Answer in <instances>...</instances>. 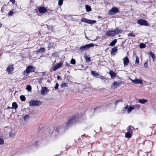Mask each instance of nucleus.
<instances>
[{"mask_svg": "<svg viewBox=\"0 0 156 156\" xmlns=\"http://www.w3.org/2000/svg\"><path fill=\"white\" fill-rule=\"evenodd\" d=\"M115 30V32L116 33V34H121L122 32V31L120 29H118V28H117L116 30Z\"/></svg>", "mask_w": 156, "mask_h": 156, "instance_id": "obj_23", "label": "nucleus"}, {"mask_svg": "<svg viewBox=\"0 0 156 156\" xmlns=\"http://www.w3.org/2000/svg\"><path fill=\"white\" fill-rule=\"evenodd\" d=\"M129 107V106L128 105H127L126 106H125V107H124V108H122V109L123 110H124V109H128V108Z\"/></svg>", "mask_w": 156, "mask_h": 156, "instance_id": "obj_51", "label": "nucleus"}, {"mask_svg": "<svg viewBox=\"0 0 156 156\" xmlns=\"http://www.w3.org/2000/svg\"><path fill=\"white\" fill-rule=\"evenodd\" d=\"M117 51V48L116 47H114L112 48V50L111 51V54L112 55H115V53Z\"/></svg>", "mask_w": 156, "mask_h": 156, "instance_id": "obj_13", "label": "nucleus"}, {"mask_svg": "<svg viewBox=\"0 0 156 156\" xmlns=\"http://www.w3.org/2000/svg\"><path fill=\"white\" fill-rule=\"evenodd\" d=\"M45 51L44 48H41L38 50L37 52H39L42 53Z\"/></svg>", "mask_w": 156, "mask_h": 156, "instance_id": "obj_24", "label": "nucleus"}, {"mask_svg": "<svg viewBox=\"0 0 156 156\" xmlns=\"http://www.w3.org/2000/svg\"><path fill=\"white\" fill-rule=\"evenodd\" d=\"M148 155H149V156H150V155L149 154H148Z\"/></svg>", "mask_w": 156, "mask_h": 156, "instance_id": "obj_63", "label": "nucleus"}, {"mask_svg": "<svg viewBox=\"0 0 156 156\" xmlns=\"http://www.w3.org/2000/svg\"><path fill=\"white\" fill-rule=\"evenodd\" d=\"M97 74V75H96V76L95 77L96 78H98V77L99 78V76L100 75L98 73Z\"/></svg>", "mask_w": 156, "mask_h": 156, "instance_id": "obj_57", "label": "nucleus"}, {"mask_svg": "<svg viewBox=\"0 0 156 156\" xmlns=\"http://www.w3.org/2000/svg\"><path fill=\"white\" fill-rule=\"evenodd\" d=\"M100 108V107H96L95 108H94L93 109H91V110L92 111H94L96 110H97V109H99Z\"/></svg>", "mask_w": 156, "mask_h": 156, "instance_id": "obj_48", "label": "nucleus"}, {"mask_svg": "<svg viewBox=\"0 0 156 156\" xmlns=\"http://www.w3.org/2000/svg\"><path fill=\"white\" fill-rule=\"evenodd\" d=\"M131 80L133 83L135 84H142L143 81L141 80L137 79L136 78L135 80Z\"/></svg>", "mask_w": 156, "mask_h": 156, "instance_id": "obj_9", "label": "nucleus"}, {"mask_svg": "<svg viewBox=\"0 0 156 156\" xmlns=\"http://www.w3.org/2000/svg\"><path fill=\"white\" fill-rule=\"evenodd\" d=\"M133 109V108L132 106H131L129 107L127 110V113H130Z\"/></svg>", "mask_w": 156, "mask_h": 156, "instance_id": "obj_28", "label": "nucleus"}, {"mask_svg": "<svg viewBox=\"0 0 156 156\" xmlns=\"http://www.w3.org/2000/svg\"><path fill=\"white\" fill-rule=\"evenodd\" d=\"M7 109H13L12 107H10L9 106H8L7 108Z\"/></svg>", "mask_w": 156, "mask_h": 156, "instance_id": "obj_58", "label": "nucleus"}, {"mask_svg": "<svg viewBox=\"0 0 156 156\" xmlns=\"http://www.w3.org/2000/svg\"><path fill=\"white\" fill-rule=\"evenodd\" d=\"M97 74V75H96V76L95 77L96 78H98V77L99 78V76L100 75L98 73Z\"/></svg>", "mask_w": 156, "mask_h": 156, "instance_id": "obj_56", "label": "nucleus"}, {"mask_svg": "<svg viewBox=\"0 0 156 156\" xmlns=\"http://www.w3.org/2000/svg\"><path fill=\"white\" fill-rule=\"evenodd\" d=\"M99 78L101 80L105 79V76H102L101 75H100L99 76Z\"/></svg>", "mask_w": 156, "mask_h": 156, "instance_id": "obj_49", "label": "nucleus"}, {"mask_svg": "<svg viewBox=\"0 0 156 156\" xmlns=\"http://www.w3.org/2000/svg\"><path fill=\"white\" fill-rule=\"evenodd\" d=\"M1 136L3 138H6L8 137V136L7 135H6L5 134L4 136L3 135L2 136Z\"/></svg>", "mask_w": 156, "mask_h": 156, "instance_id": "obj_52", "label": "nucleus"}, {"mask_svg": "<svg viewBox=\"0 0 156 156\" xmlns=\"http://www.w3.org/2000/svg\"><path fill=\"white\" fill-rule=\"evenodd\" d=\"M15 134L13 133H9V136L10 137H12L15 135Z\"/></svg>", "mask_w": 156, "mask_h": 156, "instance_id": "obj_45", "label": "nucleus"}, {"mask_svg": "<svg viewBox=\"0 0 156 156\" xmlns=\"http://www.w3.org/2000/svg\"><path fill=\"white\" fill-rule=\"evenodd\" d=\"M57 78L58 80H60L61 79V77L60 76H58L57 77Z\"/></svg>", "mask_w": 156, "mask_h": 156, "instance_id": "obj_53", "label": "nucleus"}, {"mask_svg": "<svg viewBox=\"0 0 156 156\" xmlns=\"http://www.w3.org/2000/svg\"><path fill=\"white\" fill-rule=\"evenodd\" d=\"M94 45V44L92 43L86 44L85 45L80 47L79 49V51L82 52L85 50H87L90 48L93 47Z\"/></svg>", "mask_w": 156, "mask_h": 156, "instance_id": "obj_2", "label": "nucleus"}, {"mask_svg": "<svg viewBox=\"0 0 156 156\" xmlns=\"http://www.w3.org/2000/svg\"><path fill=\"white\" fill-rule=\"evenodd\" d=\"M13 68L12 65L9 66L7 68L6 70L9 73H10L13 70Z\"/></svg>", "mask_w": 156, "mask_h": 156, "instance_id": "obj_15", "label": "nucleus"}, {"mask_svg": "<svg viewBox=\"0 0 156 156\" xmlns=\"http://www.w3.org/2000/svg\"><path fill=\"white\" fill-rule=\"evenodd\" d=\"M149 54L151 56V57L153 59H155V57L152 51H150L149 52Z\"/></svg>", "mask_w": 156, "mask_h": 156, "instance_id": "obj_25", "label": "nucleus"}, {"mask_svg": "<svg viewBox=\"0 0 156 156\" xmlns=\"http://www.w3.org/2000/svg\"><path fill=\"white\" fill-rule=\"evenodd\" d=\"M58 69V68L55 65V66H54L52 70L53 71H55Z\"/></svg>", "mask_w": 156, "mask_h": 156, "instance_id": "obj_44", "label": "nucleus"}, {"mask_svg": "<svg viewBox=\"0 0 156 156\" xmlns=\"http://www.w3.org/2000/svg\"><path fill=\"white\" fill-rule=\"evenodd\" d=\"M109 73L110 74L111 78H114L116 76V73L112 70H110L109 71Z\"/></svg>", "mask_w": 156, "mask_h": 156, "instance_id": "obj_16", "label": "nucleus"}, {"mask_svg": "<svg viewBox=\"0 0 156 156\" xmlns=\"http://www.w3.org/2000/svg\"><path fill=\"white\" fill-rule=\"evenodd\" d=\"M59 86V84L58 83H56L55 86L54 87V88L55 90L57 89Z\"/></svg>", "mask_w": 156, "mask_h": 156, "instance_id": "obj_46", "label": "nucleus"}, {"mask_svg": "<svg viewBox=\"0 0 156 156\" xmlns=\"http://www.w3.org/2000/svg\"><path fill=\"white\" fill-rule=\"evenodd\" d=\"M81 139V138H79L78 139V140H80Z\"/></svg>", "mask_w": 156, "mask_h": 156, "instance_id": "obj_62", "label": "nucleus"}, {"mask_svg": "<svg viewBox=\"0 0 156 156\" xmlns=\"http://www.w3.org/2000/svg\"><path fill=\"white\" fill-rule=\"evenodd\" d=\"M30 106H38L40 105V101L34 100H31L29 102Z\"/></svg>", "mask_w": 156, "mask_h": 156, "instance_id": "obj_6", "label": "nucleus"}, {"mask_svg": "<svg viewBox=\"0 0 156 156\" xmlns=\"http://www.w3.org/2000/svg\"><path fill=\"white\" fill-rule=\"evenodd\" d=\"M10 1H11L13 4H14L15 2V0H10Z\"/></svg>", "mask_w": 156, "mask_h": 156, "instance_id": "obj_55", "label": "nucleus"}, {"mask_svg": "<svg viewBox=\"0 0 156 156\" xmlns=\"http://www.w3.org/2000/svg\"><path fill=\"white\" fill-rule=\"evenodd\" d=\"M132 133L129 132L126 133L125 135V137L128 138H130L132 136Z\"/></svg>", "mask_w": 156, "mask_h": 156, "instance_id": "obj_17", "label": "nucleus"}, {"mask_svg": "<svg viewBox=\"0 0 156 156\" xmlns=\"http://www.w3.org/2000/svg\"><path fill=\"white\" fill-rule=\"evenodd\" d=\"M135 63L139 65V58L138 56L136 55V60H135Z\"/></svg>", "mask_w": 156, "mask_h": 156, "instance_id": "obj_33", "label": "nucleus"}, {"mask_svg": "<svg viewBox=\"0 0 156 156\" xmlns=\"http://www.w3.org/2000/svg\"><path fill=\"white\" fill-rule=\"evenodd\" d=\"M4 140L3 139L0 137V145H2L4 144Z\"/></svg>", "mask_w": 156, "mask_h": 156, "instance_id": "obj_39", "label": "nucleus"}, {"mask_svg": "<svg viewBox=\"0 0 156 156\" xmlns=\"http://www.w3.org/2000/svg\"><path fill=\"white\" fill-rule=\"evenodd\" d=\"M146 45L144 43H141L140 45V47L141 48H143L146 47Z\"/></svg>", "mask_w": 156, "mask_h": 156, "instance_id": "obj_32", "label": "nucleus"}, {"mask_svg": "<svg viewBox=\"0 0 156 156\" xmlns=\"http://www.w3.org/2000/svg\"><path fill=\"white\" fill-rule=\"evenodd\" d=\"M62 87H63L67 86V83H62L61 85Z\"/></svg>", "mask_w": 156, "mask_h": 156, "instance_id": "obj_43", "label": "nucleus"}, {"mask_svg": "<svg viewBox=\"0 0 156 156\" xmlns=\"http://www.w3.org/2000/svg\"><path fill=\"white\" fill-rule=\"evenodd\" d=\"M63 0H59L58 1V5L59 6H61L62 4Z\"/></svg>", "mask_w": 156, "mask_h": 156, "instance_id": "obj_37", "label": "nucleus"}, {"mask_svg": "<svg viewBox=\"0 0 156 156\" xmlns=\"http://www.w3.org/2000/svg\"><path fill=\"white\" fill-rule=\"evenodd\" d=\"M87 12H90L91 10V8L90 6L88 5H86L85 6Z\"/></svg>", "mask_w": 156, "mask_h": 156, "instance_id": "obj_21", "label": "nucleus"}, {"mask_svg": "<svg viewBox=\"0 0 156 156\" xmlns=\"http://www.w3.org/2000/svg\"><path fill=\"white\" fill-rule=\"evenodd\" d=\"M62 64H63L62 62H60L59 63L56 64L55 65L58 68H59L62 66Z\"/></svg>", "mask_w": 156, "mask_h": 156, "instance_id": "obj_31", "label": "nucleus"}, {"mask_svg": "<svg viewBox=\"0 0 156 156\" xmlns=\"http://www.w3.org/2000/svg\"><path fill=\"white\" fill-rule=\"evenodd\" d=\"M128 36L132 37H135V35L132 32L129 33L128 34Z\"/></svg>", "mask_w": 156, "mask_h": 156, "instance_id": "obj_40", "label": "nucleus"}, {"mask_svg": "<svg viewBox=\"0 0 156 156\" xmlns=\"http://www.w3.org/2000/svg\"><path fill=\"white\" fill-rule=\"evenodd\" d=\"M147 100L145 99H140L139 100V102L141 104H144L146 102Z\"/></svg>", "mask_w": 156, "mask_h": 156, "instance_id": "obj_22", "label": "nucleus"}, {"mask_svg": "<svg viewBox=\"0 0 156 156\" xmlns=\"http://www.w3.org/2000/svg\"><path fill=\"white\" fill-rule=\"evenodd\" d=\"M30 118V116L29 115H26L23 116V119L24 121H26Z\"/></svg>", "mask_w": 156, "mask_h": 156, "instance_id": "obj_26", "label": "nucleus"}, {"mask_svg": "<svg viewBox=\"0 0 156 156\" xmlns=\"http://www.w3.org/2000/svg\"><path fill=\"white\" fill-rule=\"evenodd\" d=\"M91 74L94 76H95L96 75H97V72L95 71H91Z\"/></svg>", "mask_w": 156, "mask_h": 156, "instance_id": "obj_35", "label": "nucleus"}, {"mask_svg": "<svg viewBox=\"0 0 156 156\" xmlns=\"http://www.w3.org/2000/svg\"><path fill=\"white\" fill-rule=\"evenodd\" d=\"M122 99H120L119 100H117L116 101H115V102L114 103L115 104V106H116L117 103L120 102H122Z\"/></svg>", "mask_w": 156, "mask_h": 156, "instance_id": "obj_38", "label": "nucleus"}, {"mask_svg": "<svg viewBox=\"0 0 156 156\" xmlns=\"http://www.w3.org/2000/svg\"><path fill=\"white\" fill-rule=\"evenodd\" d=\"M55 45L54 43L53 42H50L49 43L48 45V48H54L55 47Z\"/></svg>", "mask_w": 156, "mask_h": 156, "instance_id": "obj_19", "label": "nucleus"}, {"mask_svg": "<svg viewBox=\"0 0 156 156\" xmlns=\"http://www.w3.org/2000/svg\"><path fill=\"white\" fill-rule=\"evenodd\" d=\"M120 83L119 82H118L117 81H115L113 83L112 87L113 88H115L118 87Z\"/></svg>", "mask_w": 156, "mask_h": 156, "instance_id": "obj_14", "label": "nucleus"}, {"mask_svg": "<svg viewBox=\"0 0 156 156\" xmlns=\"http://www.w3.org/2000/svg\"><path fill=\"white\" fill-rule=\"evenodd\" d=\"M133 108V109H137L139 108L140 107V105H136L132 106Z\"/></svg>", "mask_w": 156, "mask_h": 156, "instance_id": "obj_34", "label": "nucleus"}, {"mask_svg": "<svg viewBox=\"0 0 156 156\" xmlns=\"http://www.w3.org/2000/svg\"><path fill=\"white\" fill-rule=\"evenodd\" d=\"M12 105L13 109H16L18 108V105L15 102H14L12 103Z\"/></svg>", "mask_w": 156, "mask_h": 156, "instance_id": "obj_20", "label": "nucleus"}, {"mask_svg": "<svg viewBox=\"0 0 156 156\" xmlns=\"http://www.w3.org/2000/svg\"><path fill=\"white\" fill-rule=\"evenodd\" d=\"M49 91L47 87H42V90L41 91V94L44 95L45 94L47 93Z\"/></svg>", "mask_w": 156, "mask_h": 156, "instance_id": "obj_10", "label": "nucleus"}, {"mask_svg": "<svg viewBox=\"0 0 156 156\" xmlns=\"http://www.w3.org/2000/svg\"><path fill=\"white\" fill-rule=\"evenodd\" d=\"M2 24L0 23V27H2Z\"/></svg>", "mask_w": 156, "mask_h": 156, "instance_id": "obj_60", "label": "nucleus"}, {"mask_svg": "<svg viewBox=\"0 0 156 156\" xmlns=\"http://www.w3.org/2000/svg\"><path fill=\"white\" fill-rule=\"evenodd\" d=\"M123 64L124 66H126L129 63V60L127 56L125 57L123 59Z\"/></svg>", "mask_w": 156, "mask_h": 156, "instance_id": "obj_12", "label": "nucleus"}, {"mask_svg": "<svg viewBox=\"0 0 156 156\" xmlns=\"http://www.w3.org/2000/svg\"><path fill=\"white\" fill-rule=\"evenodd\" d=\"M119 11L118 9L115 7H113L110 9L108 12L109 15H114Z\"/></svg>", "mask_w": 156, "mask_h": 156, "instance_id": "obj_4", "label": "nucleus"}, {"mask_svg": "<svg viewBox=\"0 0 156 156\" xmlns=\"http://www.w3.org/2000/svg\"><path fill=\"white\" fill-rule=\"evenodd\" d=\"M137 23L141 25L148 26V23L144 19L137 20Z\"/></svg>", "mask_w": 156, "mask_h": 156, "instance_id": "obj_7", "label": "nucleus"}, {"mask_svg": "<svg viewBox=\"0 0 156 156\" xmlns=\"http://www.w3.org/2000/svg\"><path fill=\"white\" fill-rule=\"evenodd\" d=\"M85 59L86 60L87 62L90 61V57H88L87 56H86L85 57Z\"/></svg>", "mask_w": 156, "mask_h": 156, "instance_id": "obj_42", "label": "nucleus"}, {"mask_svg": "<svg viewBox=\"0 0 156 156\" xmlns=\"http://www.w3.org/2000/svg\"><path fill=\"white\" fill-rule=\"evenodd\" d=\"M78 117L77 116H74L70 118H69L67 122V126H69L76 123L78 122Z\"/></svg>", "mask_w": 156, "mask_h": 156, "instance_id": "obj_1", "label": "nucleus"}, {"mask_svg": "<svg viewBox=\"0 0 156 156\" xmlns=\"http://www.w3.org/2000/svg\"><path fill=\"white\" fill-rule=\"evenodd\" d=\"M28 91H31V87L30 85H27L26 88Z\"/></svg>", "mask_w": 156, "mask_h": 156, "instance_id": "obj_27", "label": "nucleus"}, {"mask_svg": "<svg viewBox=\"0 0 156 156\" xmlns=\"http://www.w3.org/2000/svg\"><path fill=\"white\" fill-rule=\"evenodd\" d=\"M117 39H115L112 41L109 44V45L111 46H113L115 45L117 42Z\"/></svg>", "mask_w": 156, "mask_h": 156, "instance_id": "obj_18", "label": "nucleus"}, {"mask_svg": "<svg viewBox=\"0 0 156 156\" xmlns=\"http://www.w3.org/2000/svg\"><path fill=\"white\" fill-rule=\"evenodd\" d=\"M144 66L145 68H147L148 67L147 62H146L144 64Z\"/></svg>", "mask_w": 156, "mask_h": 156, "instance_id": "obj_47", "label": "nucleus"}, {"mask_svg": "<svg viewBox=\"0 0 156 156\" xmlns=\"http://www.w3.org/2000/svg\"><path fill=\"white\" fill-rule=\"evenodd\" d=\"M151 82H149V85H150L151 84Z\"/></svg>", "mask_w": 156, "mask_h": 156, "instance_id": "obj_61", "label": "nucleus"}, {"mask_svg": "<svg viewBox=\"0 0 156 156\" xmlns=\"http://www.w3.org/2000/svg\"><path fill=\"white\" fill-rule=\"evenodd\" d=\"M131 126H129L127 129V130L129 132H130L131 133H133L132 129H131Z\"/></svg>", "mask_w": 156, "mask_h": 156, "instance_id": "obj_29", "label": "nucleus"}, {"mask_svg": "<svg viewBox=\"0 0 156 156\" xmlns=\"http://www.w3.org/2000/svg\"><path fill=\"white\" fill-rule=\"evenodd\" d=\"M132 127L133 128H134L133 127Z\"/></svg>", "mask_w": 156, "mask_h": 156, "instance_id": "obj_64", "label": "nucleus"}, {"mask_svg": "<svg viewBox=\"0 0 156 156\" xmlns=\"http://www.w3.org/2000/svg\"><path fill=\"white\" fill-rule=\"evenodd\" d=\"M70 63L74 65L76 63V61L74 59L72 58L70 61Z\"/></svg>", "mask_w": 156, "mask_h": 156, "instance_id": "obj_36", "label": "nucleus"}, {"mask_svg": "<svg viewBox=\"0 0 156 156\" xmlns=\"http://www.w3.org/2000/svg\"><path fill=\"white\" fill-rule=\"evenodd\" d=\"M56 129H55L54 131H53V133L56 132L57 133H58V132L59 131V129L57 128H55Z\"/></svg>", "mask_w": 156, "mask_h": 156, "instance_id": "obj_50", "label": "nucleus"}, {"mask_svg": "<svg viewBox=\"0 0 156 156\" xmlns=\"http://www.w3.org/2000/svg\"><path fill=\"white\" fill-rule=\"evenodd\" d=\"M4 9V8H3V7H2V8H1V11L2 13L3 12Z\"/></svg>", "mask_w": 156, "mask_h": 156, "instance_id": "obj_54", "label": "nucleus"}, {"mask_svg": "<svg viewBox=\"0 0 156 156\" xmlns=\"http://www.w3.org/2000/svg\"><path fill=\"white\" fill-rule=\"evenodd\" d=\"M81 21L82 22L87 23L89 24H94L96 22V20H89L85 18H82Z\"/></svg>", "mask_w": 156, "mask_h": 156, "instance_id": "obj_5", "label": "nucleus"}, {"mask_svg": "<svg viewBox=\"0 0 156 156\" xmlns=\"http://www.w3.org/2000/svg\"><path fill=\"white\" fill-rule=\"evenodd\" d=\"M47 10L46 8L44 7H40L38 9L39 12L41 13H44L46 12Z\"/></svg>", "mask_w": 156, "mask_h": 156, "instance_id": "obj_11", "label": "nucleus"}, {"mask_svg": "<svg viewBox=\"0 0 156 156\" xmlns=\"http://www.w3.org/2000/svg\"><path fill=\"white\" fill-rule=\"evenodd\" d=\"M13 14V11H12V10H10L9 12L8 15L9 16H12V15Z\"/></svg>", "mask_w": 156, "mask_h": 156, "instance_id": "obj_41", "label": "nucleus"}, {"mask_svg": "<svg viewBox=\"0 0 156 156\" xmlns=\"http://www.w3.org/2000/svg\"><path fill=\"white\" fill-rule=\"evenodd\" d=\"M85 135V134H84L82 135L81 136L82 137V138H83V137H84V136Z\"/></svg>", "mask_w": 156, "mask_h": 156, "instance_id": "obj_59", "label": "nucleus"}, {"mask_svg": "<svg viewBox=\"0 0 156 156\" xmlns=\"http://www.w3.org/2000/svg\"><path fill=\"white\" fill-rule=\"evenodd\" d=\"M35 69V68L32 66H29L27 67L25 70L23 72V73H29L31 72H34Z\"/></svg>", "mask_w": 156, "mask_h": 156, "instance_id": "obj_3", "label": "nucleus"}, {"mask_svg": "<svg viewBox=\"0 0 156 156\" xmlns=\"http://www.w3.org/2000/svg\"><path fill=\"white\" fill-rule=\"evenodd\" d=\"M20 99L22 101H24L26 100V98L24 96L22 95L20 96Z\"/></svg>", "mask_w": 156, "mask_h": 156, "instance_id": "obj_30", "label": "nucleus"}, {"mask_svg": "<svg viewBox=\"0 0 156 156\" xmlns=\"http://www.w3.org/2000/svg\"><path fill=\"white\" fill-rule=\"evenodd\" d=\"M115 30H110L108 31L106 33V35L108 36L113 37L115 36L116 35Z\"/></svg>", "mask_w": 156, "mask_h": 156, "instance_id": "obj_8", "label": "nucleus"}]
</instances>
